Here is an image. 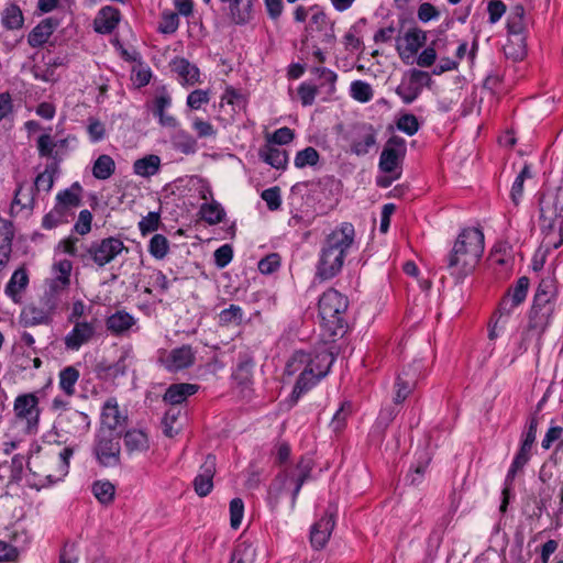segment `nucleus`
Returning <instances> with one entry per match:
<instances>
[{
    "label": "nucleus",
    "instance_id": "6ab92c4d",
    "mask_svg": "<svg viewBox=\"0 0 563 563\" xmlns=\"http://www.w3.org/2000/svg\"><path fill=\"white\" fill-rule=\"evenodd\" d=\"M162 362L168 371L177 372L190 367L194 364L195 353L190 345H183L173 349Z\"/></svg>",
    "mask_w": 563,
    "mask_h": 563
},
{
    "label": "nucleus",
    "instance_id": "412c9836",
    "mask_svg": "<svg viewBox=\"0 0 563 563\" xmlns=\"http://www.w3.org/2000/svg\"><path fill=\"white\" fill-rule=\"evenodd\" d=\"M420 368V364H413L409 366L407 369H404L397 377L395 383L396 394L394 401L396 404L402 402L409 394L412 391V389L416 386L417 383V372Z\"/></svg>",
    "mask_w": 563,
    "mask_h": 563
},
{
    "label": "nucleus",
    "instance_id": "c03bdc74",
    "mask_svg": "<svg viewBox=\"0 0 563 563\" xmlns=\"http://www.w3.org/2000/svg\"><path fill=\"white\" fill-rule=\"evenodd\" d=\"M532 177V173L529 165H525L520 173L517 175V177L514 180L511 191H510V198L512 202L518 206L522 195H523V184L525 180Z\"/></svg>",
    "mask_w": 563,
    "mask_h": 563
},
{
    "label": "nucleus",
    "instance_id": "ddd939ff",
    "mask_svg": "<svg viewBox=\"0 0 563 563\" xmlns=\"http://www.w3.org/2000/svg\"><path fill=\"white\" fill-rule=\"evenodd\" d=\"M128 416L120 410L117 398H108L101 409V422L98 430L120 431L119 428L125 426Z\"/></svg>",
    "mask_w": 563,
    "mask_h": 563
},
{
    "label": "nucleus",
    "instance_id": "338daca9",
    "mask_svg": "<svg viewBox=\"0 0 563 563\" xmlns=\"http://www.w3.org/2000/svg\"><path fill=\"white\" fill-rule=\"evenodd\" d=\"M261 198L266 202L267 208L272 211L278 210L282 206L280 189L277 186L263 190Z\"/></svg>",
    "mask_w": 563,
    "mask_h": 563
},
{
    "label": "nucleus",
    "instance_id": "e433bc0d",
    "mask_svg": "<svg viewBox=\"0 0 563 563\" xmlns=\"http://www.w3.org/2000/svg\"><path fill=\"white\" fill-rule=\"evenodd\" d=\"M79 371L74 366H67L59 372L58 386L68 397L75 395V386L79 379Z\"/></svg>",
    "mask_w": 563,
    "mask_h": 563
},
{
    "label": "nucleus",
    "instance_id": "680f3d73",
    "mask_svg": "<svg viewBox=\"0 0 563 563\" xmlns=\"http://www.w3.org/2000/svg\"><path fill=\"white\" fill-rule=\"evenodd\" d=\"M397 128L407 135L412 136L419 130V122L416 115L406 113L398 119Z\"/></svg>",
    "mask_w": 563,
    "mask_h": 563
},
{
    "label": "nucleus",
    "instance_id": "69168bd1",
    "mask_svg": "<svg viewBox=\"0 0 563 563\" xmlns=\"http://www.w3.org/2000/svg\"><path fill=\"white\" fill-rule=\"evenodd\" d=\"M294 136L295 134L291 129L283 126L269 135L266 143L274 144L275 146L285 145L290 143L294 140Z\"/></svg>",
    "mask_w": 563,
    "mask_h": 563
},
{
    "label": "nucleus",
    "instance_id": "de8ad7c7",
    "mask_svg": "<svg viewBox=\"0 0 563 563\" xmlns=\"http://www.w3.org/2000/svg\"><path fill=\"white\" fill-rule=\"evenodd\" d=\"M92 493L101 504L108 505L114 498L115 488L109 481H97L92 484Z\"/></svg>",
    "mask_w": 563,
    "mask_h": 563
},
{
    "label": "nucleus",
    "instance_id": "c9c22d12",
    "mask_svg": "<svg viewBox=\"0 0 563 563\" xmlns=\"http://www.w3.org/2000/svg\"><path fill=\"white\" fill-rule=\"evenodd\" d=\"M51 320L48 311L34 307L29 306L25 309H23L21 313V323L24 327H34L37 324H46Z\"/></svg>",
    "mask_w": 563,
    "mask_h": 563
},
{
    "label": "nucleus",
    "instance_id": "ea45409f",
    "mask_svg": "<svg viewBox=\"0 0 563 563\" xmlns=\"http://www.w3.org/2000/svg\"><path fill=\"white\" fill-rule=\"evenodd\" d=\"M34 205V196L33 188H24L23 184H20L14 192V198L11 205L12 212L16 207H20V210L23 209H32Z\"/></svg>",
    "mask_w": 563,
    "mask_h": 563
},
{
    "label": "nucleus",
    "instance_id": "5701e85b",
    "mask_svg": "<svg viewBox=\"0 0 563 563\" xmlns=\"http://www.w3.org/2000/svg\"><path fill=\"white\" fill-rule=\"evenodd\" d=\"M58 26V20L46 18L41 21L27 35V43L31 47L44 45Z\"/></svg>",
    "mask_w": 563,
    "mask_h": 563
},
{
    "label": "nucleus",
    "instance_id": "c756f323",
    "mask_svg": "<svg viewBox=\"0 0 563 563\" xmlns=\"http://www.w3.org/2000/svg\"><path fill=\"white\" fill-rule=\"evenodd\" d=\"M227 3L229 4L228 15L234 24L244 25L252 20L253 3L251 0L246 2H243V0H229Z\"/></svg>",
    "mask_w": 563,
    "mask_h": 563
},
{
    "label": "nucleus",
    "instance_id": "a211bd4d",
    "mask_svg": "<svg viewBox=\"0 0 563 563\" xmlns=\"http://www.w3.org/2000/svg\"><path fill=\"white\" fill-rule=\"evenodd\" d=\"M334 525L333 514L327 511V514L312 526L310 542L314 549L320 550L325 547L331 537Z\"/></svg>",
    "mask_w": 563,
    "mask_h": 563
},
{
    "label": "nucleus",
    "instance_id": "bf43d9fd",
    "mask_svg": "<svg viewBox=\"0 0 563 563\" xmlns=\"http://www.w3.org/2000/svg\"><path fill=\"white\" fill-rule=\"evenodd\" d=\"M87 132L92 143L101 142L107 135L104 124L93 117L88 118Z\"/></svg>",
    "mask_w": 563,
    "mask_h": 563
},
{
    "label": "nucleus",
    "instance_id": "4c0bfd02",
    "mask_svg": "<svg viewBox=\"0 0 563 563\" xmlns=\"http://www.w3.org/2000/svg\"><path fill=\"white\" fill-rule=\"evenodd\" d=\"M115 170V163L110 155L102 154L98 156L92 166V175L99 180L110 178Z\"/></svg>",
    "mask_w": 563,
    "mask_h": 563
},
{
    "label": "nucleus",
    "instance_id": "39448f33",
    "mask_svg": "<svg viewBox=\"0 0 563 563\" xmlns=\"http://www.w3.org/2000/svg\"><path fill=\"white\" fill-rule=\"evenodd\" d=\"M558 294L556 278L553 275L543 277L534 294L528 321V332H534L538 340L551 323Z\"/></svg>",
    "mask_w": 563,
    "mask_h": 563
},
{
    "label": "nucleus",
    "instance_id": "a878e982",
    "mask_svg": "<svg viewBox=\"0 0 563 563\" xmlns=\"http://www.w3.org/2000/svg\"><path fill=\"white\" fill-rule=\"evenodd\" d=\"M172 70L177 75L181 84L195 85L199 80V69L196 65L191 64L188 59L176 57L173 59Z\"/></svg>",
    "mask_w": 563,
    "mask_h": 563
},
{
    "label": "nucleus",
    "instance_id": "a19ab883",
    "mask_svg": "<svg viewBox=\"0 0 563 563\" xmlns=\"http://www.w3.org/2000/svg\"><path fill=\"white\" fill-rule=\"evenodd\" d=\"M126 354H122L120 358L113 364H106L103 362L97 365V371L99 374H103L106 377L117 378L122 376L126 372Z\"/></svg>",
    "mask_w": 563,
    "mask_h": 563
},
{
    "label": "nucleus",
    "instance_id": "20e7f679",
    "mask_svg": "<svg viewBox=\"0 0 563 563\" xmlns=\"http://www.w3.org/2000/svg\"><path fill=\"white\" fill-rule=\"evenodd\" d=\"M540 224L548 246L558 249L563 243V183L547 189L540 200Z\"/></svg>",
    "mask_w": 563,
    "mask_h": 563
},
{
    "label": "nucleus",
    "instance_id": "f257e3e1",
    "mask_svg": "<svg viewBox=\"0 0 563 563\" xmlns=\"http://www.w3.org/2000/svg\"><path fill=\"white\" fill-rule=\"evenodd\" d=\"M333 362L334 355L328 350H322L314 356L303 351H296L291 355L286 364L285 373L289 376L299 374L291 393L295 401L329 373Z\"/></svg>",
    "mask_w": 563,
    "mask_h": 563
},
{
    "label": "nucleus",
    "instance_id": "09e8293b",
    "mask_svg": "<svg viewBox=\"0 0 563 563\" xmlns=\"http://www.w3.org/2000/svg\"><path fill=\"white\" fill-rule=\"evenodd\" d=\"M169 251V242L163 234H154L150 240L148 252L156 260H163Z\"/></svg>",
    "mask_w": 563,
    "mask_h": 563
},
{
    "label": "nucleus",
    "instance_id": "e2e57ef3",
    "mask_svg": "<svg viewBox=\"0 0 563 563\" xmlns=\"http://www.w3.org/2000/svg\"><path fill=\"white\" fill-rule=\"evenodd\" d=\"M429 462L430 457L427 453H423L412 472L407 475V481H409L411 485H418L422 481Z\"/></svg>",
    "mask_w": 563,
    "mask_h": 563
},
{
    "label": "nucleus",
    "instance_id": "6e6d98bb",
    "mask_svg": "<svg viewBox=\"0 0 563 563\" xmlns=\"http://www.w3.org/2000/svg\"><path fill=\"white\" fill-rule=\"evenodd\" d=\"M320 155L314 147L308 146L296 154L294 164L297 168L314 166L318 164Z\"/></svg>",
    "mask_w": 563,
    "mask_h": 563
},
{
    "label": "nucleus",
    "instance_id": "2f4dec72",
    "mask_svg": "<svg viewBox=\"0 0 563 563\" xmlns=\"http://www.w3.org/2000/svg\"><path fill=\"white\" fill-rule=\"evenodd\" d=\"M526 29L525 25V8L521 4H516L512 7L508 19H507V30L508 33L515 37L519 43L523 42V31Z\"/></svg>",
    "mask_w": 563,
    "mask_h": 563
},
{
    "label": "nucleus",
    "instance_id": "0eeeda50",
    "mask_svg": "<svg viewBox=\"0 0 563 563\" xmlns=\"http://www.w3.org/2000/svg\"><path fill=\"white\" fill-rule=\"evenodd\" d=\"M347 307V298L333 288L328 289L320 297L318 302L319 316L333 335H336L346 327L344 314Z\"/></svg>",
    "mask_w": 563,
    "mask_h": 563
},
{
    "label": "nucleus",
    "instance_id": "9b49d317",
    "mask_svg": "<svg viewBox=\"0 0 563 563\" xmlns=\"http://www.w3.org/2000/svg\"><path fill=\"white\" fill-rule=\"evenodd\" d=\"M15 417L25 420L29 431L36 429L40 420L38 397L33 394L19 395L13 405Z\"/></svg>",
    "mask_w": 563,
    "mask_h": 563
},
{
    "label": "nucleus",
    "instance_id": "8fccbe9b",
    "mask_svg": "<svg viewBox=\"0 0 563 563\" xmlns=\"http://www.w3.org/2000/svg\"><path fill=\"white\" fill-rule=\"evenodd\" d=\"M253 367L254 362L251 357H241L235 371L233 372L234 379L240 384H247L251 380Z\"/></svg>",
    "mask_w": 563,
    "mask_h": 563
},
{
    "label": "nucleus",
    "instance_id": "aec40b11",
    "mask_svg": "<svg viewBox=\"0 0 563 563\" xmlns=\"http://www.w3.org/2000/svg\"><path fill=\"white\" fill-rule=\"evenodd\" d=\"M313 468V462L310 457H301L297 463L296 468L288 474L290 484L292 485L291 490V508H295L297 497L303 483L310 477V473Z\"/></svg>",
    "mask_w": 563,
    "mask_h": 563
},
{
    "label": "nucleus",
    "instance_id": "13d9d810",
    "mask_svg": "<svg viewBox=\"0 0 563 563\" xmlns=\"http://www.w3.org/2000/svg\"><path fill=\"white\" fill-rule=\"evenodd\" d=\"M530 280L527 276L520 277L516 285L511 287L508 292H510V299L514 300L515 303L521 305L528 294Z\"/></svg>",
    "mask_w": 563,
    "mask_h": 563
},
{
    "label": "nucleus",
    "instance_id": "2eb2a0df",
    "mask_svg": "<svg viewBox=\"0 0 563 563\" xmlns=\"http://www.w3.org/2000/svg\"><path fill=\"white\" fill-rule=\"evenodd\" d=\"M376 145V131L371 124H361L355 128L350 150L356 156H365Z\"/></svg>",
    "mask_w": 563,
    "mask_h": 563
},
{
    "label": "nucleus",
    "instance_id": "f03ea898",
    "mask_svg": "<svg viewBox=\"0 0 563 563\" xmlns=\"http://www.w3.org/2000/svg\"><path fill=\"white\" fill-rule=\"evenodd\" d=\"M355 229L350 222H342L329 233L322 244L317 264L316 276L328 280L336 276L344 265V260L353 246Z\"/></svg>",
    "mask_w": 563,
    "mask_h": 563
},
{
    "label": "nucleus",
    "instance_id": "f704fd0d",
    "mask_svg": "<svg viewBox=\"0 0 563 563\" xmlns=\"http://www.w3.org/2000/svg\"><path fill=\"white\" fill-rule=\"evenodd\" d=\"M29 276L24 268L16 269L5 286V295L16 301L18 296L26 288Z\"/></svg>",
    "mask_w": 563,
    "mask_h": 563
},
{
    "label": "nucleus",
    "instance_id": "393cba45",
    "mask_svg": "<svg viewBox=\"0 0 563 563\" xmlns=\"http://www.w3.org/2000/svg\"><path fill=\"white\" fill-rule=\"evenodd\" d=\"M13 236L12 222L0 218V273L10 260Z\"/></svg>",
    "mask_w": 563,
    "mask_h": 563
},
{
    "label": "nucleus",
    "instance_id": "4d7b16f0",
    "mask_svg": "<svg viewBox=\"0 0 563 563\" xmlns=\"http://www.w3.org/2000/svg\"><path fill=\"white\" fill-rule=\"evenodd\" d=\"M255 549L246 542L240 543L233 551L230 563H254Z\"/></svg>",
    "mask_w": 563,
    "mask_h": 563
},
{
    "label": "nucleus",
    "instance_id": "774afa93",
    "mask_svg": "<svg viewBox=\"0 0 563 563\" xmlns=\"http://www.w3.org/2000/svg\"><path fill=\"white\" fill-rule=\"evenodd\" d=\"M313 14L310 18L308 25L306 26L307 32L322 31L328 24L327 14L317 7L311 8Z\"/></svg>",
    "mask_w": 563,
    "mask_h": 563
},
{
    "label": "nucleus",
    "instance_id": "9d476101",
    "mask_svg": "<svg viewBox=\"0 0 563 563\" xmlns=\"http://www.w3.org/2000/svg\"><path fill=\"white\" fill-rule=\"evenodd\" d=\"M123 251H128L123 241L115 236H109L85 246L81 261L86 264L92 262L98 267H103Z\"/></svg>",
    "mask_w": 563,
    "mask_h": 563
},
{
    "label": "nucleus",
    "instance_id": "b1692460",
    "mask_svg": "<svg viewBox=\"0 0 563 563\" xmlns=\"http://www.w3.org/2000/svg\"><path fill=\"white\" fill-rule=\"evenodd\" d=\"M135 323V318L125 310H118L106 319L107 330L117 336L124 335Z\"/></svg>",
    "mask_w": 563,
    "mask_h": 563
},
{
    "label": "nucleus",
    "instance_id": "473e14b6",
    "mask_svg": "<svg viewBox=\"0 0 563 563\" xmlns=\"http://www.w3.org/2000/svg\"><path fill=\"white\" fill-rule=\"evenodd\" d=\"M161 168V158L157 155L150 154L133 163V172L135 175L150 178L156 175Z\"/></svg>",
    "mask_w": 563,
    "mask_h": 563
},
{
    "label": "nucleus",
    "instance_id": "a18cd8bd",
    "mask_svg": "<svg viewBox=\"0 0 563 563\" xmlns=\"http://www.w3.org/2000/svg\"><path fill=\"white\" fill-rule=\"evenodd\" d=\"M200 214L209 224H217L222 221L225 212L219 202L212 201L200 207Z\"/></svg>",
    "mask_w": 563,
    "mask_h": 563
},
{
    "label": "nucleus",
    "instance_id": "bb28decb",
    "mask_svg": "<svg viewBox=\"0 0 563 563\" xmlns=\"http://www.w3.org/2000/svg\"><path fill=\"white\" fill-rule=\"evenodd\" d=\"M124 449L128 454H137L146 452L150 449L147 434L139 429L128 430L123 434Z\"/></svg>",
    "mask_w": 563,
    "mask_h": 563
},
{
    "label": "nucleus",
    "instance_id": "4468645a",
    "mask_svg": "<svg viewBox=\"0 0 563 563\" xmlns=\"http://www.w3.org/2000/svg\"><path fill=\"white\" fill-rule=\"evenodd\" d=\"M427 41L426 32L420 29H411L404 35L402 38L397 40L396 49L399 57L408 63L412 58L420 47L424 45Z\"/></svg>",
    "mask_w": 563,
    "mask_h": 563
},
{
    "label": "nucleus",
    "instance_id": "79ce46f5",
    "mask_svg": "<svg viewBox=\"0 0 563 563\" xmlns=\"http://www.w3.org/2000/svg\"><path fill=\"white\" fill-rule=\"evenodd\" d=\"M243 309L238 305H230L219 313V324L223 327L239 325L243 321Z\"/></svg>",
    "mask_w": 563,
    "mask_h": 563
},
{
    "label": "nucleus",
    "instance_id": "423d86ee",
    "mask_svg": "<svg viewBox=\"0 0 563 563\" xmlns=\"http://www.w3.org/2000/svg\"><path fill=\"white\" fill-rule=\"evenodd\" d=\"M73 446L64 448L58 456H35L27 461L29 470L40 478L43 485H52L62 481L69 472V460L74 454Z\"/></svg>",
    "mask_w": 563,
    "mask_h": 563
},
{
    "label": "nucleus",
    "instance_id": "49530a36",
    "mask_svg": "<svg viewBox=\"0 0 563 563\" xmlns=\"http://www.w3.org/2000/svg\"><path fill=\"white\" fill-rule=\"evenodd\" d=\"M56 212H67L68 209L78 207L80 205V197L74 192L73 189H65L56 196Z\"/></svg>",
    "mask_w": 563,
    "mask_h": 563
},
{
    "label": "nucleus",
    "instance_id": "603ef678",
    "mask_svg": "<svg viewBox=\"0 0 563 563\" xmlns=\"http://www.w3.org/2000/svg\"><path fill=\"white\" fill-rule=\"evenodd\" d=\"M179 415L180 409L177 407H173L165 412L162 419V426L163 432L166 437L173 438L175 434L178 433L179 427H175V424L177 423Z\"/></svg>",
    "mask_w": 563,
    "mask_h": 563
},
{
    "label": "nucleus",
    "instance_id": "7c9ffc66",
    "mask_svg": "<svg viewBox=\"0 0 563 563\" xmlns=\"http://www.w3.org/2000/svg\"><path fill=\"white\" fill-rule=\"evenodd\" d=\"M530 457L527 456V455H523V454H520L517 452L514 461H512V464L506 475V479H505V487L503 489V501H501V505H500V511L501 512H505L506 509H507V505H508V498H509V490H510V487L512 485V482L517 475V473L519 471H521L525 465L529 462Z\"/></svg>",
    "mask_w": 563,
    "mask_h": 563
},
{
    "label": "nucleus",
    "instance_id": "37998d69",
    "mask_svg": "<svg viewBox=\"0 0 563 563\" xmlns=\"http://www.w3.org/2000/svg\"><path fill=\"white\" fill-rule=\"evenodd\" d=\"M23 14L21 9L15 5L11 4L8 8L4 9L2 14V24L8 30H16L22 27L23 25Z\"/></svg>",
    "mask_w": 563,
    "mask_h": 563
},
{
    "label": "nucleus",
    "instance_id": "4be33fe9",
    "mask_svg": "<svg viewBox=\"0 0 563 563\" xmlns=\"http://www.w3.org/2000/svg\"><path fill=\"white\" fill-rule=\"evenodd\" d=\"M120 18L119 9L106 5L100 9L93 20V30L99 34H110L118 26Z\"/></svg>",
    "mask_w": 563,
    "mask_h": 563
},
{
    "label": "nucleus",
    "instance_id": "dca6fc26",
    "mask_svg": "<svg viewBox=\"0 0 563 563\" xmlns=\"http://www.w3.org/2000/svg\"><path fill=\"white\" fill-rule=\"evenodd\" d=\"M96 333L93 321H76L73 330L65 336V346L71 351H78L89 342Z\"/></svg>",
    "mask_w": 563,
    "mask_h": 563
},
{
    "label": "nucleus",
    "instance_id": "72a5a7b5",
    "mask_svg": "<svg viewBox=\"0 0 563 563\" xmlns=\"http://www.w3.org/2000/svg\"><path fill=\"white\" fill-rule=\"evenodd\" d=\"M290 484V479L288 477V474L280 473L276 476V478L273 481V483L269 486L268 489V497L267 501L272 510H275L279 504V499L284 493V490L288 487Z\"/></svg>",
    "mask_w": 563,
    "mask_h": 563
},
{
    "label": "nucleus",
    "instance_id": "cd10ccee",
    "mask_svg": "<svg viewBox=\"0 0 563 563\" xmlns=\"http://www.w3.org/2000/svg\"><path fill=\"white\" fill-rule=\"evenodd\" d=\"M258 156L263 162L276 169H285L288 163L287 152L269 143L260 148Z\"/></svg>",
    "mask_w": 563,
    "mask_h": 563
},
{
    "label": "nucleus",
    "instance_id": "3c124183",
    "mask_svg": "<svg viewBox=\"0 0 563 563\" xmlns=\"http://www.w3.org/2000/svg\"><path fill=\"white\" fill-rule=\"evenodd\" d=\"M56 170V164H49L46 166L45 170L40 173L34 181V188L35 190L40 191H46L48 192L54 185V173Z\"/></svg>",
    "mask_w": 563,
    "mask_h": 563
},
{
    "label": "nucleus",
    "instance_id": "0e129e2a",
    "mask_svg": "<svg viewBox=\"0 0 563 563\" xmlns=\"http://www.w3.org/2000/svg\"><path fill=\"white\" fill-rule=\"evenodd\" d=\"M79 239L75 236H69L67 239L62 240L58 243V249H60L64 253L79 257L81 260V254L84 253V249L86 245L78 246Z\"/></svg>",
    "mask_w": 563,
    "mask_h": 563
},
{
    "label": "nucleus",
    "instance_id": "c85d7f7f",
    "mask_svg": "<svg viewBox=\"0 0 563 563\" xmlns=\"http://www.w3.org/2000/svg\"><path fill=\"white\" fill-rule=\"evenodd\" d=\"M199 387L195 384L189 383H178L170 385L163 399L165 402H168L173 406L180 405L184 402L189 396L196 394Z\"/></svg>",
    "mask_w": 563,
    "mask_h": 563
},
{
    "label": "nucleus",
    "instance_id": "5fc2aeb1",
    "mask_svg": "<svg viewBox=\"0 0 563 563\" xmlns=\"http://www.w3.org/2000/svg\"><path fill=\"white\" fill-rule=\"evenodd\" d=\"M351 97L360 102H368L373 98V89L371 85L363 80H355L351 84Z\"/></svg>",
    "mask_w": 563,
    "mask_h": 563
},
{
    "label": "nucleus",
    "instance_id": "864d4df0",
    "mask_svg": "<svg viewBox=\"0 0 563 563\" xmlns=\"http://www.w3.org/2000/svg\"><path fill=\"white\" fill-rule=\"evenodd\" d=\"M422 91L408 78L407 81L402 80L396 88V93L401 98L406 104L412 103Z\"/></svg>",
    "mask_w": 563,
    "mask_h": 563
},
{
    "label": "nucleus",
    "instance_id": "1a4fd4ad",
    "mask_svg": "<svg viewBox=\"0 0 563 563\" xmlns=\"http://www.w3.org/2000/svg\"><path fill=\"white\" fill-rule=\"evenodd\" d=\"M121 437V431L97 430L92 445V453L101 466L114 467L120 464Z\"/></svg>",
    "mask_w": 563,
    "mask_h": 563
},
{
    "label": "nucleus",
    "instance_id": "6e6552de",
    "mask_svg": "<svg viewBox=\"0 0 563 563\" xmlns=\"http://www.w3.org/2000/svg\"><path fill=\"white\" fill-rule=\"evenodd\" d=\"M90 424L91 420L86 412L76 409L66 410L57 413L53 430L57 437V442L65 444L87 434Z\"/></svg>",
    "mask_w": 563,
    "mask_h": 563
},
{
    "label": "nucleus",
    "instance_id": "7ed1b4c3",
    "mask_svg": "<svg viewBox=\"0 0 563 563\" xmlns=\"http://www.w3.org/2000/svg\"><path fill=\"white\" fill-rule=\"evenodd\" d=\"M484 253V233L477 228L463 229L448 255L446 268L456 282L468 276Z\"/></svg>",
    "mask_w": 563,
    "mask_h": 563
},
{
    "label": "nucleus",
    "instance_id": "f8f14e48",
    "mask_svg": "<svg viewBox=\"0 0 563 563\" xmlns=\"http://www.w3.org/2000/svg\"><path fill=\"white\" fill-rule=\"evenodd\" d=\"M406 155V141L397 135H393L386 142L379 157V168L384 173H393L402 162Z\"/></svg>",
    "mask_w": 563,
    "mask_h": 563
},
{
    "label": "nucleus",
    "instance_id": "052dcab7",
    "mask_svg": "<svg viewBox=\"0 0 563 563\" xmlns=\"http://www.w3.org/2000/svg\"><path fill=\"white\" fill-rule=\"evenodd\" d=\"M179 26V16L176 12H164L158 25V31L163 34H173Z\"/></svg>",
    "mask_w": 563,
    "mask_h": 563
},
{
    "label": "nucleus",
    "instance_id": "f3484780",
    "mask_svg": "<svg viewBox=\"0 0 563 563\" xmlns=\"http://www.w3.org/2000/svg\"><path fill=\"white\" fill-rule=\"evenodd\" d=\"M216 456L208 454L200 466L198 475L194 479V488L197 495L205 497L210 494L213 487V476L216 474Z\"/></svg>",
    "mask_w": 563,
    "mask_h": 563
},
{
    "label": "nucleus",
    "instance_id": "58836bf2",
    "mask_svg": "<svg viewBox=\"0 0 563 563\" xmlns=\"http://www.w3.org/2000/svg\"><path fill=\"white\" fill-rule=\"evenodd\" d=\"M172 144L175 150L186 155L194 154L197 151V141L184 130H178L172 136Z\"/></svg>",
    "mask_w": 563,
    "mask_h": 563
}]
</instances>
